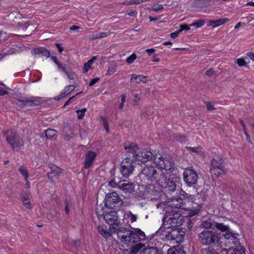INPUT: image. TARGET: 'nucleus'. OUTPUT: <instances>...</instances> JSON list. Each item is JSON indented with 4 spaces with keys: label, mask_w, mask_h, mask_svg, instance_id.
<instances>
[{
    "label": "nucleus",
    "mask_w": 254,
    "mask_h": 254,
    "mask_svg": "<svg viewBox=\"0 0 254 254\" xmlns=\"http://www.w3.org/2000/svg\"><path fill=\"white\" fill-rule=\"evenodd\" d=\"M182 217L180 216L179 213L174 210H166L162 219V225L156 233L159 234L161 231L180 226L182 225Z\"/></svg>",
    "instance_id": "obj_1"
},
{
    "label": "nucleus",
    "mask_w": 254,
    "mask_h": 254,
    "mask_svg": "<svg viewBox=\"0 0 254 254\" xmlns=\"http://www.w3.org/2000/svg\"><path fill=\"white\" fill-rule=\"evenodd\" d=\"M220 239V233L216 231L204 230L198 234V240L202 245L219 246L221 243Z\"/></svg>",
    "instance_id": "obj_2"
},
{
    "label": "nucleus",
    "mask_w": 254,
    "mask_h": 254,
    "mask_svg": "<svg viewBox=\"0 0 254 254\" xmlns=\"http://www.w3.org/2000/svg\"><path fill=\"white\" fill-rule=\"evenodd\" d=\"M108 210L106 208L97 205L96 213L99 218L102 217L106 223L110 225L109 227H118L120 223V220L118 216L117 211L116 210L108 211Z\"/></svg>",
    "instance_id": "obj_3"
},
{
    "label": "nucleus",
    "mask_w": 254,
    "mask_h": 254,
    "mask_svg": "<svg viewBox=\"0 0 254 254\" xmlns=\"http://www.w3.org/2000/svg\"><path fill=\"white\" fill-rule=\"evenodd\" d=\"M5 135L7 142L12 147L13 150L18 151L23 146V139L17 133L6 130L5 132Z\"/></svg>",
    "instance_id": "obj_4"
},
{
    "label": "nucleus",
    "mask_w": 254,
    "mask_h": 254,
    "mask_svg": "<svg viewBox=\"0 0 254 254\" xmlns=\"http://www.w3.org/2000/svg\"><path fill=\"white\" fill-rule=\"evenodd\" d=\"M122 204V199L118 193L116 192H113L106 195L104 208H106V209L108 210L109 209L117 210L119 209Z\"/></svg>",
    "instance_id": "obj_5"
},
{
    "label": "nucleus",
    "mask_w": 254,
    "mask_h": 254,
    "mask_svg": "<svg viewBox=\"0 0 254 254\" xmlns=\"http://www.w3.org/2000/svg\"><path fill=\"white\" fill-rule=\"evenodd\" d=\"M153 161L158 168L166 171L170 170L173 166L172 159L167 155L160 156L156 154L154 156Z\"/></svg>",
    "instance_id": "obj_6"
},
{
    "label": "nucleus",
    "mask_w": 254,
    "mask_h": 254,
    "mask_svg": "<svg viewBox=\"0 0 254 254\" xmlns=\"http://www.w3.org/2000/svg\"><path fill=\"white\" fill-rule=\"evenodd\" d=\"M145 236L143 232L139 229L134 231L130 230L125 240V244L127 246L133 247L136 243L145 239Z\"/></svg>",
    "instance_id": "obj_7"
},
{
    "label": "nucleus",
    "mask_w": 254,
    "mask_h": 254,
    "mask_svg": "<svg viewBox=\"0 0 254 254\" xmlns=\"http://www.w3.org/2000/svg\"><path fill=\"white\" fill-rule=\"evenodd\" d=\"M174 228H170L169 230L161 231L159 234L165 236L168 240L176 241L177 243H180L184 240V232L179 231L177 229H174Z\"/></svg>",
    "instance_id": "obj_8"
},
{
    "label": "nucleus",
    "mask_w": 254,
    "mask_h": 254,
    "mask_svg": "<svg viewBox=\"0 0 254 254\" xmlns=\"http://www.w3.org/2000/svg\"><path fill=\"white\" fill-rule=\"evenodd\" d=\"M183 178L187 186L194 187L197 183L198 176L196 171L188 168L184 171Z\"/></svg>",
    "instance_id": "obj_9"
},
{
    "label": "nucleus",
    "mask_w": 254,
    "mask_h": 254,
    "mask_svg": "<svg viewBox=\"0 0 254 254\" xmlns=\"http://www.w3.org/2000/svg\"><path fill=\"white\" fill-rule=\"evenodd\" d=\"M159 181L161 184V186L163 187L166 192L171 193L176 190V181L174 179H168L167 177L162 172L160 175Z\"/></svg>",
    "instance_id": "obj_10"
},
{
    "label": "nucleus",
    "mask_w": 254,
    "mask_h": 254,
    "mask_svg": "<svg viewBox=\"0 0 254 254\" xmlns=\"http://www.w3.org/2000/svg\"><path fill=\"white\" fill-rule=\"evenodd\" d=\"M133 163V161H130L129 158H126L122 162L120 171L125 178H127L132 174L134 169V165Z\"/></svg>",
    "instance_id": "obj_11"
},
{
    "label": "nucleus",
    "mask_w": 254,
    "mask_h": 254,
    "mask_svg": "<svg viewBox=\"0 0 254 254\" xmlns=\"http://www.w3.org/2000/svg\"><path fill=\"white\" fill-rule=\"evenodd\" d=\"M124 148L128 154L127 158H131V160L133 161H136V156L139 149L138 145L135 143L126 142L124 144Z\"/></svg>",
    "instance_id": "obj_12"
},
{
    "label": "nucleus",
    "mask_w": 254,
    "mask_h": 254,
    "mask_svg": "<svg viewBox=\"0 0 254 254\" xmlns=\"http://www.w3.org/2000/svg\"><path fill=\"white\" fill-rule=\"evenodd\" d=\"M110 184L113 187L118 188L126 193H131L134 190L133 184L126 181H121L117 183L114 181H112L110 182Z\"/></svg>",
    "instance_id": "obj_13"
},
{
    "label": "nucleus",
    "mask_w": 254,
    "mask_h": 254,
    "mask_svg": "<svg viewBox=\"0 0 254 254\" xmlns=\"http://www.w3.org/2000/svg\"><path fill=\"white\" fill-rule=\"evenodd\" d=\"M224 237L226 239L225 245L229 247V249L233 248L232 245H237L239 244V239L238 238L239 234L234 233L232 230L228 231V233L223 234Z\"/></svg>",
    "instance_id": "obj_14"
},
{
    "label": "nucleus",
    "mask_w": 254,
    "mask_h": 254,
    "mask_svg": "<svg viewBox=\"0 0 254 254\" xmlns=\"http://www.w3.org/2000/svg\"><path fill=\"white\" fill-rule=\"evenodd\" d=\"M141 175L149 181L154 180L157 176L156 170L153 166L145 165L141 171Z\"/></svg>",
    "instance_id": "obj_15"
},
{
    "label": "nucleus",
    "mask_w": 254,
    "mask_h": 254,
    "mask_svg": "<svg viewBox=\"0 0 254 254\" xmlns=\"http://www.w3.org/2000/svg\"><path fill=\"white\" fill-rule=\"evenodd\" d=\"M109 231L112 233L117 234L118 238L121 240L123 243L125 242V240L130 230L124 227H120L119 225L116 227H109Z\"/></svg>",
    "instance_id": "obj_16"
},
{
    "label": "nucleus",
    "mask_w": 254,
    "mask_h": 254,
    "mask_svg": "<svg viewBox=\"0 0 254 254\" xmlns=\"http://www.w3.org/2000/svg\"><path fill=\"white\" fill-rule=\"evenodd\" d=\"M153 157V153L150 150L139 148L138 154L136 156V161L144 162L152 160Z\"/></svg>",
    "instance_id": "obj_17"
},
{
    "label": "nucleus",
    "mask_w": 254,
    "mask_h": 254,
    "mask_svg": "<svg viewBox=\"0 0 254 254\" xmlns=\"http://www.w3.org/2000/svg\"><path fill=\"white\" fill-rule=\"evenodd\" d=\"M49 167L51 171L50 173H47V176L48 179L51 181H53L55 179L58 178L62 173V169L54 164H49Z\"/></svg>",
    "instance_id": "obj_18"
},
{
    "label": "nucleus",
    "mask_w": 254,
    "mask_h": 254,
    "mask_svg": "<svg viewBox=\"0 0 254 254\" xmlns=\"http://www.w3.org/2000/svg\"><path fill=\"white\" fill-rule=\"evenodd\" d=\"M168 205L167 209L169 210V208H182L185 209L183 207L184 201L183 199L180 197H173L168 198Z\"/></svg>",
    "instance_id": "obj_19"
},
{
    "label": "nucleus",
    "mask_w": 254,
    "mask_h": 254,
    "mask_svg": "<svg viewBox=\"0 0 254 254\" xmlns=\"http://www.w3.org/2000/svg\"><path fill=\"white\" fill-rule=\"evenodd\" d=\"M145 192L146 195L151 199L158 198L160 196V192L159 191L155 189V187L153 185H147L145 189Z\"/></svg>",
    "instance_id": "obj_20"
},
{
    "label": "nucleus",
    "mask_w": 254,
    "mask_h": 254,
    "mask_svg": "<svg viewBox=\"0 0 254 254\" xmlns=\"http://www.w3.org/2000/svg\"><path fill=\"white\" fill-rule=\"evenodd\" d=\"M97 153L92 151H88L85 154V158L84 161V168H89L95 159Z\"/></svg>",
    "instance_id": "obj_21"
},
{
    "label": "nucleus",
    "mask_w": 254,
    "mask_h": 254,
    "mask_svg": "<svg viewBox=\"0 0 254 254\" xmlns=\"http://www.w3.org/2000/svg\"><path fill=\"white\" fill-rule=\"evenodd\" d=\"M211 167L212 168H216L222 171H224V161L222 158L219 156H215L213 157L211 161Z\"/></svg>",
    "instance_id": "obj_22"
},
{
    "label": "nucleus",
    "mask_w": 254,
    "mask_h": 254,
    "mask_svg": "<svg viewBox=\"0 0 254 254\" xmlns=\"http://www.w3.org/2000/svg\"><path fill=\"white\" fill-rule=\"evenodd\" d=\"M32 54L38 55L39 57L44 56L48 58L50 57V52L44 47H39L32 50Z\"/></svg>",
    "instance_id": "obj_23"
},
{
    "label": "nucleus",
    "mask_w": 254,
    "mask_h": 254,
    "mask_svg": "<svg viewBox=\"0 0 254 254\" xmlns=\"http://www.w3.org/2000/svg\"><path fill=\"white\" fill-rule=\"evenodd\" d=\"M57 65L58 67L59 70L64 72L67 75L68 79H73L74 78L75 73L69 68H66L64 64H63L60 62Z\"/></svg>",
    "instance_id": "obj_24"
},
{
    "label": "nucleus",
    "mask_w": 254,
    "mask_h": 254,
    "mask_svg": "<svg viewBox=\"0 0 254 254\" xmlns=\"http://www.w3.org/2000/svg\"><path fill=\"white\" fill-rule=\"evenodd\" d=\"M146 77L142 75L132 74L130 82L135 83H139L140 82L146 83Z\"/></svg>",
    "instance_id": "obj_25"
},
{
    "label": "nucleus",
    "mask_w": 254,
    "mask_h": 254,
    "mask_svg": "<svg viewBox=\"0 0 254 254\" xmlns=\"http://www.w3.org/2000/svg\"><path fill=\"white\" fill-rule=\"evenodd\" d=\"M140 254H162L161 252L156 247L144 248L140 251Z\"/></svg>",
    "instance_id": "obj_26"
},
{
    "label": "nucleus",
    "mask_w": 254,
    "mask_h": 254,
    "mask_svg": "<svg viewBox=\"0 0 254 254\" xmlns=\"http://www.w3.org/2000/svg\"><path fill=\"white\" fill-rule=\"evenodd\" d=\"M45 133L48 139L55 140L57 137L58 132L55 129L49 128L45 131Z\"/></svg>",
    "instance_id": "obj_27"
},
{
    "label": "nucleus",
    "mask_w": 254,
    "mask_h": 254,
    "mask_svg": "<svg viewBox=\"0 0 254 254\" xmlns=\"http://www.w3.org/2000/svg\"><path fill=\"white\" fill-rule=\"evenodd\" d=\"M98 231L105 238H108L111 236L112 234L110 231H108L104 228L103 225H99L98 226Z\"/></svg>",
    "instance_id": "obj_28"
},
{
    "label": "nucleus",
    "mask_w": 254,
    "mask_h": 254,
    "mask_svg": "<svg viewBox=\"0 0 254 254\" xmlns=\"http://www.w3.org/2000/svg\"><path fill=\"white\" fill-rule=\"evenodd\" d=\"M214 227L222 232H225V233H228V231H231L232 230L228 225H225L223 223L215 222Z\"/></svg>",
    "instance_id": "obj_29"
},
{
    "label": "nucleus",
    "mask_w": 254,
    "mask_h": 254,
    "mask_svg": "<svg viewBox=\"0 0 254 254\" xmlns=\"http://www.w3.org/2000/svg\"><path fill=\"white\" fill-rule=\"evenodd\" d=\"M167 254H185V253L182 249L174 247L168 250Z\"/></svg>",
    "instance_id": "obj_30"
},
{
    "label": "nucleus",
    "mask_w": 254,
    "mask_h": 254,
    "mask_svg": "<svg viewBox=\"0 0 254 254\" xmlns=\"http://www.w3.org/2000/svg\"><path fill=\"white\" fill-rule=\"evenodd\" d=\"M116 70L117 65L114 63H111L108 66V68L106 72V75L109 76L113 74L116 71Z\"/></svg>",
    "instance_id": "obj_31"
},
{
    "label": "nucleus",
    "mask_w": 254,
    "mask_h": 254,
    "mask_svg": "<svg viewBox=\"0 0 254 254\" xmlns=\"http://www.w3.org/2000/svg\"><path fill=\"white\" fill-rule=\"evenodd\" d=\"M215 222V221H212L211 220H207L202 221L201 226L205 229H209L212 228L213 226L214 227Z\"/></svg>",
    "instance_id": "obj_32"
},
{
    "label": "nucleus",
    "mask_w": 254,
    "mask_h": 254,
    "mask_svg": "<svg viewBox=\"0 0 254 254\" xmlns=\"http://www.w3.org/2000/svg\"><path fill=\"white\" fill-rule=\"evenodd\" d=\"M229 21L228 18H221L215 21H211V25L213 27H216Z\"/></svg>",
    "instance_id": "obj_33"
},
{
    "label": "nucleus",
    "mask_w": 254,
    "mask_h": 254,
    "mask_svg": "<svg viewBox=\"0 0 254 254\" xmlns=\"http://www.w3.org/2000/svg\"><path fill=\"white\" fill-rule=\"evenodd\" d=\"M19 172L22 175V176L24 177L25 180L28 179L29 177V174L28 173L27 170L23 166H21L19 169Z\"/></svg>",
    "instance_id": "obj_34"
},
{
    "label": "nucleus",
    "mask_w": 254,
    "mask_h": 254,
    "mask_svg": "<svg viewBox=\"0 0 254 254\" xmlns=\"http://www.w3.org/2000/svg\"><path fill=\"white\" fill-rule=\"evenodd\" d=\"M147 0H127L125 3L127 5L139 4Z\"/></svg>",
    "instance_id": "obj_35"
},
{
    "label": "nucleus",
    "mask_w": 254,
    "mask_h": 254,
    "mask_svg": "<svg viewBox=\"0 0 254 254\" xmlns=\"http://www.w3.org/2000/svg\"><path fill=\"white\" fill-rule=\"evenodd\" d=\"M153 109L152 107L144 108L142 111V114L147 116H150L153 113Z\"/></svg>",
    "instance_id": "obj_36"
},
{
    "label": "nucleus",
    "mask_w": 254,
    "mask_h": 254,
    "mask_svg": "<svg viewBox=\"0 0 254 254\" xmlns=\"http://www.w3.org/2000/svg\"><path fill=\"white\" fill-rule=\"evenodd\" d=\"M87 111V109L86 108H83L81 110H77L76 111L77 115V118L78 119H82L85 115V112Z\"/></svg>",
    "instance_id": "obj_37"
},
{
    "label": "nucleus",
    "mask_w": 254,
    "mask_h": 254,
    "mask_svg": "<svg viewBox=\"0 0 254 254\" xmlns=\"http://www.w3.org/2000/svg\"><path fill=\"white\" fill-rule=\"evenodd\" d=\"M18 102L21 103V105H30L31 106H32L34 105V101L32 100H18Z\"/></svg>",
    "instance_id": "obj_38"
},
{
    "label": "nucleus",
    "mask_w": 254,
    "mask_h": 254,
    "mask_svg": "<svg viewBox=\"0 0 254 254\" xmlns=\"http://www.w3.org/2000/svg\"><path fill=\"white\" fill-rule=\"evenodd\" d=\"M126 216L129 219L131 222H134L136 221L137 219V216L131 213V211H128L126 213Z\"/></svg>",
    "instance_id": "obj_39"
},
{
    "label": "nucleus",
    "mask_w": 254,
    "mask_h": 254,
    "mask_svg": "<svg viewBox=\"0 0 254 254\" xmlns=\"http://www.w3.org/2000/svg\"><path fill=\"white\" fill-rule=\"evenodd\" d=\"M205 22L203 20H198L196 22H194L192 23V24L190 25V26H195L196 28H199L202 27L204 24Z\"/></svg>",
    "instance_id": "obj_40"
},
{
    "label": "nucleus",
    "mask_w": 254,
    "mask_h": 254,
    "mask_svg": "<svg viewBox=\"0 0 254 254\" xmlns=\"http://www.w3.org/2000/svg\"><path fill=\"white\" fill-rule=\"evenodd\" d=\"M137 56L136 54L135 53H133L127 58L126 62L129 64H132L135 60Z\"/></svg>",
    "instance_id": "obj_41"
},
{
    "label": "nucleus",
    "mask_w": 254,
    "mask_h": 254,
    "mask_svg": "<svg viewBox=\"0 0 254 254\" xmlns=\"http://www.w3.org/2000/svg\"><path fill=\"white\" fill-rule=\"evenodd\" d=\"M92 64V63H91V61L89 60L84 64L83 67V71L84 73H86L88 71Z\"/></svg>",
    "instance_id": "obj_42"
},
{
    "label": "nucleus",
    "mask_w": 254,
    "mask_h": 254,
    "mask_svg": "<svg viewBox=\"0 0 254 254\" xmlns=\"http://www.w3.org/2000/svg\"><path fill=\"white\" fill-rule=\"evenodd\" d=\"M22 201L25 206L28 209L31 208V203L25 196L22 197Z\"/></svg>",
    "instance_id": "obj_43"
},
{
    "label": "nucleus",
    "mask_w": 254,
    "mask_h": 254,
    "mask_svg": "<svg viewBox=\"0 0 254 254\" xmlns=\"http://www.w3.org/2000/svg\"><path fill=\"white\" fill-rule=\"evenodd\" d=\"M186 148L188 151H190L192 152L198 153L199 152L201 151V149L199 147H187Z\"/></svg>",
    "instance_id": "obj_44"
},
{
    "label": "nucleus",
    "mask_w": 254,
    "mask_h": 254,
    "mask_svg": "<svg viewBox=\"0 0 254 254\" xmlns=\"http://www.w3.org/2000/svg\"><path fill=\"white\" fill-rule=\"evenodd\" d=\"M203 254H218L213 249H205L203 251Z\"/></svg>",
    "instance_id": "obj_45"
},
{
    "label": "nucleus",
    "mask_w": 254,
    "mask_h": 254,
    "mask_svg": "<svg viewBox=\"0 0 254 254\" xmlns=\"http://www.w3.org/2000/svg\"><path fill=\"white\" fill-rule=\"evenodd\" d=\"M13 53H14L13 49H9L6 52L0 54V60L2 59L4 57H5L8 55L12 54Z\"/></svg>",
    "instance_id": "obj_46"
},
{
    "label": "nucleus",
    "mask_w": 254,
    "mask_h": 254,
    "mask_svg": "<svg viewBox=\"0 0 254 254\" xmlns=\"http://www.w3.org/2000/svg\"><path fill=\"white\" fill-rule=\"evenodd\" d=\"M163 5L162 4H154L152 7L151 9L154 11H158L163 9Z\"/></svg>",
    "instance_id": "obj_47"
},
{
    "label": "nucleus",
    "mask_w": 254,
    "mask_h": 254,
    "mask_svg": "<svg viewBox=\"0 0 254 254\" xmlns=\"http://www.w3.org/2000/svg\"><path fill=\"white\" fill-rule=\"evenodd\" d=\"M190 25L187 24H182L180 25V28L179 29V32H182L183 31H189L190 29Z\"/></svg>",
    "instance_id": "obj_48"
},
{
    "label": "nucleus",
    "mask_w": 254,
    "mask_h": 254,
    "mask_svg": "<svg viewBox=\"0 0 254 254\" xmlns=\"http://www.w3.org/2000/svg\"><path fill=\"white\" fill-rule=\"evenodd\" d=\"M236 62L240 66L246 65V64H247V63L246 62L245 60L243 58L237 59Z\"/></svg>",
    "instance_id": "obj_49"
},
{
    "label": "nucleus",
    "mask_w": 254,
    "mask_h": 254,
    "mask_svg": "<svg viewBox=\"0 0 254 254\" xmlns=\"http://www.w3.org/2000/svg\"><path fill=\"white\" fill-rule=\"evenodd\" d=\"M217 170L218 169L216 168H212V167L210 168V171L212 176H215L216 177L219 176V175H220V173L219 172H217Z\"/></svg>",
    "instance_id": "obj_50"
},
{
    "label": "nucleus",
    "mask_w": 254,
    "mask_h": 254,
    "mask_svg": "<svg viewBox=\"0 0 254 254\" xmlns=\"http://www.w3.org/2000/svg\"><path fill=\"white\" fill-rule=\"evenodd\" d=\"M232 254H246L244 249L240 248L239 250L234 249Z\"/></svg>",
    "instance_id": "obj_51"
},
{
    "label": "nucleus",
    "mask_w": 254,
    "mask_h": 254,
    "mask_svg": "<svg viewBox=\"0 0 254 254\" xmlns=\"http://www.w3.org/2000/svg\"><path fill=\"white\" fill-rule=\"evenodd\" d=\"M110 33L109 32H100L98 33V37L99 39H101L103 38H105L107 37L110 35Z\"/></svg>",
    "instance_id": "obj_52"
},
{
    "label": "nucleus",
    "mask_w": 254,
    "mask_h": 254,
    "mask_svg": "<svg viewBox=\"0 0 254 254\" xmlns=\"http://www.w3.org/2000/svg\"><path fill=\"white\" fill-rule=\"evenodd\" d=\"M99 80H100L99 77H96L95 78L92 79L89 84V86H93L95 84H96L97 82H98Z\"/></svg>",
    "instance_id": "obj_53"
},
{
    "label": "nucleus",
    "mask_w": 254,
    "mask_h": 254,
    "mask_svg": "<svg viewBox=\"0 0 254 254\" xmlns=\"http://www.w3.org/2000/svg\"><path fill=\"white\" fill-rule=\"evenodd\" d=\"M74 87L73 85H69L64 88V90L69 92V94L73 91Z\"/></svg>",
    "instance_id": "obj_54"
},
{
    "label": "nucleus",
    "mask_w": 254,
    "mask_h": 254,
    "mask_svg": "<svg viewBox=\"0 0 254 254\" xmlns=\"http://www.w3.org/2000/svg\"><path fill=\"white\" fill-rule=\"evenodd\" d=\"M206 105L208 110L211 111L215 109L214 105L210 102H207Z\"/></svg>",
    "instance_id": "obj_55"
},
{
    "label": "nucleus",
    "mask_w": 254,
    "mask_h": 254,
    "mask_svg": "<svg viewBox=\"0 0 254 254\" xmlns=\"http://www.w3.org/2000/svg\"><path fill=\"white\" fill-rule=\"evenodd\" d=\"M65 206L64 210H65V213L66 214H68L69 213V203H68L67 199H66L65 200Z\"/></svg>",
    "instance_id": "obj_56"
},
{
    "label": "nucleus",
    "mask_w": 254,
    "mask_h": 254,
    "mask_svg": "<svg viewBox=\"0 0 254 254\" xmlns=\"http://www.w3.org/2000/svg\"><path fill=\"white\" fill-rule=\"evenodd\" d=\"M140 101V99L138 97V94H136L134 95V99L133 100V103L135 105H137Z\"/></svg>",
    "instance_id": "obj_57"
},
{
    "label": "nucleus",
    "mask_w": 254,
    "mask_h": 254,
    "mask_svg": "<svg viewBox=\"0 0 254 254\" xmlns=\"http://www.w3.org/2000/svg\"><path fill=\"white\" fill-rule=\"evenodd\" d=\"M89 38L90 40H92L98 39H99L98 33H97V34H91V35H89Z\"/></svg>",
    "instance_id": "obj_58"
},
{
    "label": "nucleus",
    "mask_w": 254,
    "mask_h": 254,
    "mask_svg": "<svg viewBox=\"0 0 254 254\" xmlns=\"http://www.w3.org/2000/svg\"><path fill=\"white\" fill-rule=\"evenodd\" d=\"M214 69L212 68H211L206 71L205 74H206V75L210 76H211L212 75H213L214 74Z\"/></svg>",
    "instance_id": "obj_59"
},
{
    "label": "nucleus",
    "mask_w": 254,
    "mask_h": 254,
    "mask_svg": "<svg viewBox=\"0 0 254 254\" xmlns=\"http://www.w3.org/2000/svg\"><path fill=\"white\" fill-rule=\"evenodd\" d=\"M69 94V92L65 91L64 90L60 94V98H63Z\"/></svg>",
    "instance_id": "obj_60"
},
{
    "label": "nucleus",
    "mask_w": 254,
    "mask_h": 254,
    "mask_svg": "<svg viewBox=\"0 0 254 254\" xmlns=\"http://www.w3.org/2000/svg\"><path fill=\"white\" fill-rule=\"evenodd\" d=\"M55 45H56V47L57 48V49H58L59 53H62V52L64 51L63 47H62L61 46V44H60L59 43H56Z\"/></svg>",
    "instance_id": "obj_61"
},
{
    "label": "nucleus",
    "mask_w": 254,
    "mask_h": 254,
    "mask_svg": "<svg viewBox=\"0 0 254 254\" xmlns=\"http://www.w3.org/2000/svg\"><path fill=\"white\" fill-rule=\"evenodd\" d=\"M75 97V96H73L71 97H70L68 100L64 103V107H65L69 104H70L72 101V100Z\"/></svg>",
    "instance_id": "obj_62"
},
{
    "label": "nucleus",
    "mask_w": 254,
    "mask_h": 254,
    "mask_svg": "<svg viewBox=\"0 0 254 254\" xmlns=\"http://www.w3.org/2000/svg\"><path fill=\"white\" fill-rule=\"evenodd\" d=\"M180 33V32H179V30L177 31L176 32L172 33L171 34V37L174 39L178 36L179 34Z\"/></svg>",
    "instance_id": "obj_63"
},
{
    "label": "nucleus",
    "mask_w": 254,
    "mask_h": 254,
    "mask_svg": "<svg viewBox=\"0 0 254 254\" xmlns=\"http://www.w3.org/2000/svg\"><path fill=\"white\" fill-rule=\"evenodd\" d=\"M247 55L250 58V59L254 61V52H249L247 54Z\"/></svg>",
    "instance_id": "obj_64"
}]
</instances>
